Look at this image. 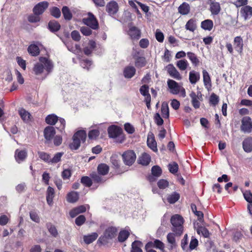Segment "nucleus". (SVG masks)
Instances as JSON below:
<instances>
[{
    "label": "nucleus",
    "instance_id": "nucleus-1",
    "mask_svg": "<svg viewBox=\"0 0 252 252\" xmlns=\"http://www.w3.org/2000/svg\"><path fill=\"white\" fill-rule=\"evenodd\" d=\"M87 137V133L84 130H79L76 131L72 137L73 141L69 145L71 150H76L80 146L81 142H85Z\"/></svg>",
    "mask_w": 252,
    "mask_h": 252
},
{
    "label": "nucleus",
    "instance_id": "nucleus-2",
    "mask_svg": "<svg viewBox=\"0 0 252 252\" xmlns=\"http://www.w3.org/2000/svg\"><path fill=\"white\" fill-rule=\"evenodd\" d=\"M108 133L110 138H118L117 142L119 143H123L126 140V136L123 133V129L119 126L112 125L109 126Z\"/></svg>",
    "mask_w": 252,
    "mask_h": 252
},
{
    "label": "nucleus",
    "instance_id": "nucleus-3",
    "mask_svg": "<svg viewBox=\"0 0 252 252\" xmlns=\"http://www.w3.org/2000/svg\"><path fill=\"white\" fill-rule=\"evenodd\" d=\"M172 225V230L177 235L180 236L183 232L184 219L182 216L176 214L172 216L170 219Z\"/></svg>",
    "mask_w": 252,
    "mask_h": 252
},
{
    "label": "nucleus",
    "instance_id": "nucleus-4",
    "mask_svg": "<svg viewBox=\"0 0 252 252\" xmlns=\"http://www.w3.org/2000/svg\"><path fill=\"white\" fill-rule=\"evenodd\" d=\"M122 157L125 164L129 166L134 163L136 158L135 152L131 150H128L124 152Z\"/></svg>",
    "mask_w": 252,
    "mask_h": 252
},
{
    "label": "nucleus",
    "instance_id": "nucleus-5",
    "mask_svg": "<svg viewBox=\"0 0 252 252\" xmlns=\"http://www.w3.org/2000/svg\"><path fill=\"white\" fill-rule=\"evenodd\" d=\"M88 16L87 18L83 19V23L93 30H96L98 29L99 24L94 15L92 13L89 12Z\"/></svg>",
    "mask_w": 252,
    "mask_h": 252
},
{
    "label": "nucleus",
    "instance_id": "nucleus-6",
    "mask_svg": "<svg viewBox=\"0 0 252 252\" xmlns=\"http://www.w3.org/2000/svg\"><path fill=\"white\" fill-rule=\"evenodd\" d=\"M49 6V3L46 1L40 2L33 8L32 11L34 15H42Z\"/></svg>",
    "mask_w": 252,
    "mask_h": 252
},
{
    "label": "nucleus",
    "instance_id": "nucleus-7",
    "mask_svg": "<svg viewBox=\"0 0 252 252\" xmlns=\"http://www.w3.org/2000/svg\"><path fill=\"white\" fill-rule=\"evenodd\" d=\"M140 52L136 51L132 54L133 58L135 60V65L137 68H142L144 67L147 62L146 58L144 56H139Z\"/></svg>",
    "mask_w": 252,
    "mask_h": 252
},
{
    "label": "nucleus",
    "instance_id": "nucleus-8",
    "mask_svg": "<svg viewBox=\"0 0 252 252\" xmlns=\"http://www.w3.org/2000/svg\"><path fill=\"white\" fill-rule=\"evenodd\" d=\"M127 34L132 40H138L141 37V31L135 26H129Z\"/></svg>",
    "mask_w": 252,
    "mask_h": 252
},
{
    "label": "nucleus",
    "instance_id": "nucleus-9",
    "mask_svg": "<svg viewBox=\"0 0 252 252\" xmlns=\"http://www.w3.org/2000/svg\"><path fill=\"white\" fill-rule=\"evenodd\" d=\"M241 130L244 132L250 133L252 130V122L250 117H245L242 120Z\"/></svg>",
    "mask_w": 252,
    "mask_h": 252
},
{
    "label": "nucleus",
    "instance_id": "nucleus-10",
    "mask_svg": "<svg viewBox=\"0 0 252 252\" xmlns=\"http://www.w3.org/2000/svg\"><path fill=\"white\" fill-rule=\"evenodd\" d=\"M210 8L209 10L213 15H218L221 11V7L219 2H216L215 0H209Z\"/></svg>",
    "mask_w": 252,
    "mask_h": 252
},
{
    "label": "nucleus",
    "instance_id": "nucleus-11",
    "mask_svg": "<svg viewBox=\"0 0 252 252\" xmlns=\"http://www.w3.org/2000/svg\"><path fill=\"white\" fill-rule=\"evenodd\" d=\"M119 10L118 3L114 0L110 1L106 6V11L110 15H113L117 13Z\"/></svg>",
    "mask_w": 252,
    "mask_h": 252
},
{
    "label": "nucleus",
    "instance_id": "nucleus-12",
    "mask_svg": "<svg viewBox=\"0 0 252 252\" xmlns=\"http://www.w3.org/2000/svg\"><path fill=\"white\" fill-rule=\"evenodd\" d=\"M166 68L168 73L171 77L178 80L182 79L180 73L172 64H169L166 66Z\"/></svg>",
    "mask_w": 252,
    "mask_h": 252
},
{
    "label": "nucleus",
    "instance_id": "nucleus-13",
    "mask_svg": "<svg viewBox=\"0 0 252 252\" xmlns=\"http://www.w3.org/2000/svg\"><path fill=\"white\" fill-rule=\"evenodd\" d=\"M240 14L245 20H247L252 17V7L246 5L242 7L240 9Z\"/></svg>",
    "mask_w": 252,
    "mask_h": 252
},
{
    "label": "nucleus",
    "instance_id": "nucleus-14",
    "mask_svg": "<svg viewBox=\"0 0 252 252\" xmlns=\"http://www.w3.org/2000/svg\"><path fill=\"white\" fill-rule=\"evenodd\" d=\"M44 136L47 141H51L56 134L55 129L53 126H47L44 129Z\"/></svg>",
    "mask_w": 252,
    "mask_h": 252
},
{
    "label": "nucleus",
    "instance_id": "nucleus-15",
    "mask_svg": "<svg viewBox=\"0 0 252 252\" xmlns=\"http://www.w3.org/2000/svg\"><path fill=\"white\" fill-rule=\"evenodd\" d=\"M234 46L235 50L240 54H241L243 51V40L241 36H236L234 39Z\"/></svg>",
    "mask_w": 252,
    "mask_h": 252
},
{
    "label": "nucleus",
    "instance_id": "nucleus-16",
    "mask_svg": "<svg viewBox=\"0 0 252 252\" xmlns=\"http://www.w3.org/2000/svg\"><path fill=\"white\" fill-rule=\"evenodd\" d=\"M189 96L191 98V103L192 106L195 109H198L199 108L200 103L198 101V99H199V96L202 97V94L200 92L196 94L194 92H191L189 94Z\"/></svg>",
    "mask_w": 252,
    "mask_h": 252
},
{
    "label": "nucleus",
    "instance_id": "nucleus-17",
    "mask_svg": "<svg viewBox=\"0 0 252 252\" xmlns=\"http://www.w3.org/2000/svg\"><path fill=\"white\" fill-rule=\"evenodd\" d=\"M168 88L170 89V93L174 94H178L180 92V87L178 83L174 80L169 79L167 81Z\"/></svg>",
    "mask_w": 252,
    "mask_h": 252
},
{
    "label": "nucleus",
    "instance_id": "nucleus-18",
    "mask_svg": "<svg viewBox=\"0 0 252 252\" xmlns=\"http://www.w3.org/2000/svg\"><path fill=\"white\" fill-rule=\"evenodd\" d=\"M15 158L19 163L24 161L27 157V152L25 150L17 149L15 152Z\"/></svg>",
    "mask_w": 252,
    "mask_h": 252
},
{
    "label": "nucleus",
    "instance_id": "nucleus-19",
    "mask_svg": "<svg viewBox=\"0 0 252 252\" xmlns=\"http://www.w3.org/2000/svg\"><path fill=\"white\" fill-rule=\"evenodd\" d=\"M136 73V69L132 66H126L123 71V74L126 78L130 79L134 76Z\"/></svg>",
    "mask_w": 252,
    "mask_h": 252
},
{
    "label": "nucleus",
    "instance_id": "nucleus-20",
    "mask_svg": "<svg viewBox=\"0 0 252 252\" xmlns=\"http://www.w3.org/2000/svg\"><path fill=\"white\" fill-rule=\"evenodd\" d=\"M244 151L246 153L252 152V137H248L246 138L242 143Z\"/></svg>",
    "mask_w": 252,
    "mask_h": 252
},
{
    "label": "nucleus",
    "instance_id": "nucleus-21",
    "mask_svg": "<svg viewBox=\"0 0 252 252\" xmlns=\"http://www.w3.org/2000/svg\"><path fill=\"white\" fill-rule=\"evenodd\" d=\"M61 25L57 21L51 20L48 24V29L53 33L58 32L61 29Z\"/></svg>",
    "mask_w": 252,
    "mask_h": 252
},
{
    "label": "nucleus",
    "instance_id": "nucleus-22",
    "mask_svg": "<svg viewBox=\"0 0 252 252\" xmlns=\"http://www.w3.org/2000/svg\"><path fill=\"white\" fill-rule=\"evenodd\" d=\"M39 60L41 63L44 65L45 68L48 73L50 72L53 67L52 62L46 57H41Z\"/></svg>",
    "mask_w": 252,
    "mask_h": 252
},
{
    "label": "nucleus",
    "instance_id": "nucleus-23",
    "mask_svg": "<svg viewBox=\"0 0 252 252\" xmlns=\"http://www.w3.org/2000/svg\"><path fill=\"white\" fill-rule=\"evenodd\" d=\"M197 27V20L194 18L190 19L185 25L186 29L191 32H194Z\"/></svg>",
    "mask_w": 252,
    "mask_h": 252
},
{
    "label": "nucleus",
    "instance_id": "nucleus-24",
    "mask_svg": "<svg viewBox=\"0 0 252 252\" xmlns=\"http://www.w3.org/2000/svg\"><path fill=\"white\" fill-rule=\"evenodd\" d=\"M79 198V193L77 191H71L69 192L66 195V200L69 203L76 202Z\"/></svg>",
    "mask_w": 252,
    "mask_h": 252
},
{
    "label": "nucleus",
    "instance_id": "nucleus-25",
    "mask_svg": "<svg viewBox=\"0 0 252 252\" xmlns=\"http://www.w3.org/2000/svg\"><path fill=\"white\" fill-rule=\"evenodd\" d=\"M178 9L179 13L182 15H185L189 13L190 7L189 3L184 2L179 6Z\"/></svg>",
    "mask_w": 252,
    "mask_h": 252
},
{
    "label": "nucleus",
    "instance_id": "nucleus-26",
    "mask_svg": "<svg viewBox=\"0 0 252 252\" xmlns=\"http://www.w3.org/2000/svg\"><path fill=\"white\" fill-rule=\"evenodd\" d=\"M28 52L32 56L36 57L39 55L40 49L37 45L32 44L29 46Z\"/></svg>",
    "mask_w": 252,
    "mask_h": 252
},
{
    "label": "nucleus",
    "instance_id": "nucleus-27",
    "mask_svg": "<svg viewBox=\"0 0 252 252\" xmlns=\"http://www.w3.org/2000/svg\"><path fill=\"white\" fill-rule=\"evenodd\" d=\"M200 74L198 72L192 70L189 73V81L191 84H195L200 79Z\"/></svg>",
    "mask_w": 252,
    "mask_h": 252
},
{
    "label": "nucleus",
    "instance_id": "nucleus-28",
    "mask_svg": "<svg viewBox=\"0 0 252 252\" xmlns=\"http://www.w3.org/2000/svg\"><path fill=\"white\" fill-rule=\"evenodd\" d=\"M97 171L99 174L105 176L108 173L109 167L105 163H100L97 166Z\"/></svg>",
    "mask_w": 252,
    "mask_h": 252
},
{
    "label": "nucleus",
    "instance_id": "nucleus-29",
    "mask_svg": "<svg viewBox=\"0 0 252 252\" xmlns=\"http://www.w3.org/2000/svg\"><path fill=\"white\" fill-rule=\"evenodd\" d=\"M55 196L54 189L51 187H48L46 193V200L47 203L49 205H51L53 204V199Z\"/></svg>",
    "mask_w": 252,
    "mask_h": 252
},
{
    "label": "nucleus",
    "instance_id": "nucleus-30",
    "mask_svg": "<svg viewBox=\"0 0 252 252\" xmlns=\"http://www.w3.org/2000/svg\"><path fill=\"white\" fill-rule=\"evenodd\" d=\"M138 161L143 165H148L151 161V157L149 154L144 153L139 157Z\"/></svg>",
    "mask_w": 252,
    "mask_h": 252
},
{
    "label": "nucleus",
    "instance_id": "nucleus-31",
    "mask_svg": "<svg viewBox=\"0 0 252 252\" xmlns=\"http://www.w3.org/2000/svg\"><path fill=\"white\" fill-rule=\"evenodd\" d=\"M62 11L64 20L70 21L72 19L73 15L68 7L63 6L62 7Z\"/></svg>",
    "mask_w": 252,
    "mask_h": 252
},
{
    "label": "nucleus",
    "instance_id": "nucleus-32",
    "mask_svg": "<svg viewBox=\"0 0 252 252\" xmlns=\"http://www.w3.org/2000/svg\"><path fill=\"white\" fill-rule=\"evenodd\" d=\"M117 233V229L115 227L111 226L107 228L104 233L107 236V238L112 239L116 236Z\"/></svg>",
    "mask_w": 252,
    "mask_h": 252
},
{
    "label": "nucleus",
    "instance_id": "nucleus-33",
    "mask_svg": "<svg viewBox=\"0 0 252 252\" xmlns=\"http://www.w3.org/2000/svg\"><path fill=\"white\" fill-rule=\"evenodd\" d=\"M140 94L144 96V99H148L151 98L149 93V87L147 84H144L140 87L139 89Z\"/></svg>",
    "mask_w": 252,
    "mask_h": 252
},
{
    "label": "nucleus",
    "instance_id": "nucleus-34",
    "mask_svg": "<svg viewBox=\"0 0 252 252\" xmlns=\"http://www.w3.org/2000/svg\"><path fill=\"white\" fill-rule=\"evenodd\" d=\"M214 23L212 20L207 19L201 22V28L204 30L210 31L213 27Z\"/></svg>",
    "mask_w": 252,
    "mask_h": 252
},
{
    "label": "nucleus",
    "instance_id": "nucleus-35",
    "mask_svg": "<svg viewBox=\"0 0 252 252\" xmlns=\"http://www.w3.org/2000/svg\"><path fill=\"white\" fill-rule=\"evenodd\" d=\"M97 233L94 232L91 234L84 236L83 239L86 244H90L94 241L97 239Z\"/></svg>",
    "mask_w": 252,
    "mask_h": 252
},
{
    "label": "nucleus",
    "instance_id": "nucleus-36",
    "mask_svg": "<svg viewBox=\"0 0 252 252\" xmlns=\"http://www.w3.org/2000/svg\"><path fill=\"white\" fill-rule=\"evenodd\" d=\"M58 121V117L55 114H50L45 118L46 123L50 125H55Z\"/></svg>",
    "mask_w": 252,
    "mask_h": 252
},
{
    "label": "nucleus",
    "instance_id": "nucleus-37",
    "mask_svg": "<svg viewBox=\"0 0 252 252\" xmlns=\"http://www.w3.org/2000/svg\"><path fill=\"white\" fill-rule=\"evenodd\" d=\"M102 175L97 174L95 172H94L91 174V177L94 183L102 184L104 183L106 180H105L102 177Z\"/></svg>",
    "mask_w": 252,
    "mask_h": 252
},
{
    "label": "nucleus",
    "instance_id": "nucleus-38",
    "mask_svg": "<svg viewBox=\"0 0 252 252\" xmlns=\"http://www.w3.org/2000/svg\"><path fill=\"white\" fill-rule=\"evenodd\" d=\"M142 246V243L140 241L136 240L131 245L130 252H143L141 247Z\"/></svg>",
    "mask_w": 252,
    "mask_h": 252
},
{
    "label": "nucleus",
    "instance_id": "nucleus-39",
    "mask_svg": "<svg viewBox=\"0 0 252 252\" xmlns=\"http://www.w3.org/2000/svg\"><path fill=\"white\" fill-rule=\"evenodd\" d=\"M180 194L175 191L167 196V200L169 203L174 204L180 199Z\"/></svg>",
    "mask_w": 252,
    "mask_h": 252
},
{
    "label": "nucleus",
    "instance_id": "nucleus-40",
    "mask_svg": "<svg viewBox=\"0 0 252 252\" xmlns=\"http://www.w3.org/2000/svg\"><path fill=\"white\" fill-rule=\"evenodd\" d=\"M187 54L188 58L191 61L193 65L196 66L199 65V60L194 53L191 52H189Z\"/></svg>",
    "mask_w": 252,
    "mask_h": 252
},
{
    "label": "nucleus",
    "instance_id": "nucleus-41",
    "mask_svg": "<svg viewBox=\"0 0 252 252\" xmlns=\"http://www.w3.org/2000/svg\"><path fill=\"white\" fill-rule=\"evenodd\" d=\"M161 113L164 118H168L169 116V110L167 103L163 102L161 104Z\"/></svg>",
    "mask_w": 252,
    "mask_h": 252
},
{
    "label": "nucleus",
    "instance_id": "nucleus-42",
    "mask_svg": "<svg viewBox=\"0 0 252 252\" xmlns=\"http://www.w3.org/2000/svg\"><path fill=\"white\" fill-rule=\"evenodd\" d=\"M129 232L127 230H123L119 232L118 239L120 242H125L129 237Z\"/></svg>",
    "mask_w": 252,
    "mask_h": 252
},
{
    "label": "nucleus",
    "instance_id": "nucleus-43",
    "mask_svg": "<svg viewBox=\"0 0 252 252\" xmlns=\"http://www.w3.org/2000/svg\"><path fill=\"white\" fill-rule=\"evenodd\" d=\"M39 158L46 163H50L51 156L49 154L44 152L38 151L37 152Z\"/></svg>",
    "mask_w": 252,
    "mask_h": 252
},
{
    "label": "nucleus",
    "instance_id": "nucleus-44",
    "mask_svg": "<svg viewBox=\"0 0 252 252\" xmlns=\"http://www.w3.org/2000/svg\"><path fill=\"white\" fill-rule=\"evenodd\" d=\"M189 65V63L186 59L180 60L176 63V66L181 70H185Z\"/></svg>",
    "mask_w": 252,
    "mask_h": 252
},
{
    "label": "nucleus",
    "instance_id": "nucleus-45",
    "mask_svg": "<svg viewBox=\"0 0 252 252\" xmlns=\"http://www.w3.org/2000/svg\"><path fill=\"white\" fill-rule=\"evenodd\" d=\"M202 74L204 86H207L208 85H209L210 86H211V80L208 72L206 70L204 69L202 71Z\"/></svg>",
    "mask_w": 252,
    "mask_h": 252
},
{
    "label": "nucleus",
    "instance_id": "nucleus-46",
    "mask_svg": "<svg viewBox=\"0 0 252 252\" xmlns=\"http://www.w3.org/2000/svg\"><path fill=\"white\" fill-rule=\"evenodd\" d=\"M19 114L24 121H28L30 119L31 114L23 108H21L19 110Z\"/></svg>",
    "mask_w": 252,
    "mask_h": 252
},
{
    "label": "nucleus",
    "instance_id": "nucleus-47",
    "mask_svg": "<svg viewBox=\"0 0 252 252\" xmlns=\"http://www.w3.org/2000/svg\"><path fill=\"white\" fill-rule=\"evenodd\" d=\"M50 13L51 16L57 19L59 18L61 15V10L56 6H53L50 8Z\"/></svg>",
    "mask_w": 252,
    "mask_h": 252
},
{
    "label": "nucleus",
    "instance_id": "nucleus-48",
    "mask_svg": "<svg viewBox=\"0 0 252 252\" xmlns=\"http://www.w3.org/2000/svg\"><path fill=\"white\" fill-rule=\"evenodd\" d=\"M168 242L171 244L170 249H173L176 246L175 234L173 233H169L167 235Z\"/></svg>",
    "mask_w": 252,
    "mask_h": 252
},
{
    "label": "nucleus",
    "instance_id": "nucleus-49",
    "mask_svg": "<svg viewBox=\"0 0 252 252\" xmlns=\"http://www.w3.org/2000/svg\"><path fill=\"white\" fill-rule=\"evenodd\" d=\"M81 183L86 187H90L93 184V180L88 176H84L81 177Z\"/></svg>",
    "mask_w": 252,
    "mask_h": 252
},
{
    "label": "nucleus",
    "instance_id": "nucleus-50",
    "mask_svg": "<svg viewBox=\"0 0 252 252\" xmlns=\"http://www.w3.org/2000/svg\"><path fill=\"white\" fill-rule=\"evenodd\" d=\"M168 170L173 174H176L179 169V166L177 162H173L168 165Z\"/></svg>",
    "mask_w": 252,
    "mask_h": 252
},
{
    "label": "nucleus",
    "instance_id": "nucleus-51",
    "mask_svg": "<svg viewBox=\"0 0 252 252\" xmlns=\"http://www.w3.org/2000/svg\"><path fill=\"white\" fill-rule=\"evenodd\" d=\"M198 234L201 233L202 235L205 238H208L210 236V232L208 229L204 226H199L197 229Z\"/></svg>",
    "mask_w": 252,
    "mask_h": 252
},
{
    "label": "nucleus",
    "instance_id": "nucleus-52",
    "mask_svg": "<svg viewBox=\"0 0 252 252\" xmlns=\"http://www.w3.org/2000/svg\"><path fill=\"white\" fill-rule=\"evenodd\" d=\"M57 126L56 128L59 130L61 132L64 131L65 127V121L63 118H58V121L57 122Z\"/></svg>",
    "mask_w": 252,
    "mask_h": 252
},
{
    "label": "nucleus",
    "instance_id": "nucleus-53",
    "mask_svg": "<svg viewBox=\"0 0 252 252\" xmlns=\"http://www.w3.org/2000/svg\"><path fill=\"white\" fill-rule=\"evenodd\" d=\"M147 145L154 152L158 151L157 142L154 138H153L150 140L148 137L147 139Z\"/></svg>",
    "mask_w": 252,
    "mask_h": 252
},
{
    "label": "nucleus",
    "instance_id": "nucleus-54",
    "mask_svg": "<svg viewBox=\"0 0 252 252\" xmlns=\"http://www.w3.org/2000/svg\"><path fill=\"white\" fill-rule=\"evenodd\" d=\"M152 174L156 177H159L162 174L161 168L158 165H155L152 167Z\"/></svg>",
    "mask_w": 252,
    "mask_h": 252
},
{
    "label": "nucleus",
    "instance_id": "nucleus-55",
    "mask_svg": "<svg viewBox=\"0 0 252 252\" xmlns=\"http://www.w3.org/2000/svg\"><path fill=\"white\" fill-rule=\"evenodd\" d=\"M33 70L36 75L40 74L43 72L44 66L42 63H37L34 65Z\"/></svg>",
    "mask_w": 252,
    "mask_h": 252
},
{
    "label": "nucleus",
    "instance_id": "nucleus-56",
    "mask_svg": "<svg viewBox=\"0 0 252 252\" xmlns=\"http://www.w3.org/2000/svg\"><path fill=\"white\" fill-rule=\"evenodd\" d=\"M100 132L98 129H92L88 133V137L90 139H96L99 135Z\"/></svg>",
    "mask_w": 252,
    "mask_h": 252
},
{
    "label": "nucleus",
    "instance_id": "nucleus-57",
    "mask_svg": "<svg viewBox=\"0 0 252 252\" xmlns=\"http://www.w3.org/2000/svg\"><path fill=\"white\" fill-rule=\"evenodd\" d=\"M63 155V152L57 153L53 158H51L50 163H57L61 161V158Z\"/></svg>",
    "mask_w": 252,
    "mask_h": 252
},
{
    "label": "nucleus",
    "instance_id": "nucleus-58",
    "mask_svg": "<svg viewBox=\"0 0 252 252\" xmlns=\"http://www.w3.org/2000/svg\"><path fill=\"white\" fill-rule=\"evenodd\" d=\"M158 187L160 189H165L169 186V182L165 179H160L157 183Z\"/></svg>",
    "mask_w": 252,
    "mask_h": 252
},
{
    "label": "nucleus",
    "instance_id": "nucleus-59",
    "mask_svg": "<svg viewBox=\"0 0 252 252\" xmlns=\"http://www.w3.org/2000/svg\"><path fill=\"white\" fill-rule=\"evenodd\" d=\"M233 4L236 6V7L238 8L240 7H244L247 5L248 3V0H234L233 2Z\"/></svg>",
    "mask_w": 252,
    "mask_h": 252
},
{
    "label": "nucleus",
    "instance_id": "nucleus-60",
    "mask_svg": "<svg viewBox=\"0 0 252 252\" xmlns=\"http://www.w3.org/2000/svg\"><path fill=\"white\" fill-rule=\"evenodd\" d=\"M86 220L85 217L83 215H81L76 218L75 222L77 225L81 226L85 223Z\"/></svg>",
    "mask_w": 252,
    "mask_h": 252
},
{
    "label": "nucleus",
    "instance_id": "nucleus-61",
    "mask_svg": "<svg viewBox=\"0 0 252 252\" xmlns=\"http://www.w3.org/2000/svg\"><path fill=\"white\" fill-rule=\"evenodd\" d=\"M71 175L72 172L70 169H64L62 172V177L63 180L69 179Z\"/></svg>",
    "mask_w": 252,
    "mask_h": 252
},
{
    "label": "nucleus",
    "instance_id": "nucleus-62",
    "mask_svg": "<svg viewBox=\"0 0 252 252\" xmlns=\"http://www.w3.org/2000/svg\"><path fill=\"white\" fill-rule=\"evenodd\" d=\"M30 216L31 219L35 222H39L40 218L38 215V214L34 211H32L30 212Z\"/></svg>",
    "mask_w": 252,
    "mask_h": 252
},
{
    "label": "nucleus",
    "instance_id": "nucleus-63",
    "mask_svg": "<svg viewBox=\"0 0 252 252\" xmlns=\"http://www.w3.org/2000/svg\"><path fill=\"white\" fill-rule=\"evenodd\" d=\"M210 103L214 106H216L219 102V96L214 93H213L210 97Z\"/></svg>",
    "mask_w": 252,
    "mask_h": 252
},
{
    "label": "nucleus",
    "instance_id": "nucleus-64",
    "mask_svg": "<svg viewBox=\"0 0 252 252\" xmlns=\"http://www.w3.org/2000/svg\"><path fill=\"white\" fill-rule=\"evenodd\" d=\"M243 195L245 200L249 202V204L252 203V193L250 190H246Z\"/></svg>",
    "mask_w": 252,
    "mask_h": 252
}]
</instances>
